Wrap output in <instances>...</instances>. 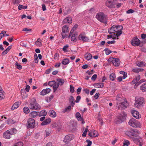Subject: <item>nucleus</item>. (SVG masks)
<instances>
[{
	"label": "nucleus",
	"instance_id": "1",
	"mask_svg": "<svg viewBox=\"0 0 146 146\" xmlns=\"http://www.w3.org/2000/svg\"><path fill=\"white\" fill-rule=\"evenodd\" d=\"M116 107L118 109H125L128 106L129 104L125 98L117 96L116 97Z\"/></svg>",
	"mask_w": 146,
	"mask_h": 146
},
{
	"label": "nucleus",
	"instance_id": "2",
	"mask_svg": "<svg viewBox=\"0 0 146 146\" xmlns=\"http://www.w3.org/2000/svg\"><path fill=\"white\" fill-rule=\"evenodd\" d=\"M123 29L122 26L113 25L109 29L108 32L109 34L116 33L117 35L120 36L122 34L121 31Z\"/></svg>",
	"mask_w": 146,
	"mask_h": 146
},
{
	"label": "nucleus",
	"instance_id": "3",
	"mask_svg": "<svg viewBox=\"0 0 146 146\" xmlns=\"http://www.w3.org/2000/svg\"><path fill=\"white\" fill-rule=\"evenodd\" d=\"M29 107L31 110H40L41 108L34 98H33L31 99L29 101Z\"/></svg>",
	"mask_w": 146,
	"mask_h": 146
},
{
	"label": "nucleus",
	"instance_id": "4",
	"mask_svg": "<svg viewBox=\"0 0 146 146\" xmlns=\"http://www.w3.org/2000/svg\"><path fill=\"white\" fill-rule=\"evenodd\" d=\"M17 130L14 128L7 130L3 134V137L6 139H9L11 137V135L17 133Z\"/></svg>",
	"mask_w": 146,
	"mask_h": 146
},
{
	"label": "nucleus",
	"instance_id": "5",
	"mask_svg": "<svg viewBox=\"0 0 146 146\" xmlns=\"http://www.w3.org/2000/svg\"><path fill=\"white\" fill-rule=\"evenodd\" d=\"M96 18L100 21L105 24L107 23V16L103 12H100L97 13L96 16Z\"/></svg>",
	"mask_w": 146,
	"mask_h": 146
},
{
	"label": "nucleus",
	"instance_id": "6",
	"mask_svg": "<svg viewBox=\"0 0 146 146\" xmlns=\"http://www.w3.org/2000/svg\"><path fill=\"white\" fill-rule=\"evenodd\" d=\"M128 123L129 125L133 127L139 128L141 127V125L140 122L134 118L130 119Z\"/></svg>",
	"mask_w": 146,
	"mask_h": 146
},
{
	"label": "nucleus",
	"instance_id": "7",
	"mask_svg": "<svg viewBox=\"0 0 146 146\" xmlns=\"http://www.w3.org/2000/svg\"><path fill=\"white\" fill-rule=\"evenodd\" d=\"M108 61L109 62H112L113 65L116 67L119 66L120 62V61L119 59L113 57L109 58L108 60Z\"/></svg>",
	"mask_w": 146,
	"mask_h": 146
},
{
	"label": "nucleus",
	"instance_id": "8",
	"mask_svg": "<svg viewBox=\"0 0 146 146\" xmlns=\"http://www.w3.org/2000/svg\"><path fill=\"white\" fill-rule=\"evenodd\" d=\"M144 102V99L142 98H140L135 102L134 104L135 106L138 108H140L143 106Z\"/></svg>",
	"mask_w": 146,
	"mask_h": 146
},
{
	"label": "nucleus",
	"instance_id": "9",
	"mask_svg": "<svg viewBox=\"0 0 146 146\" xmlns=\"http://www.w3.org/2000/svg\"><path fill=\"white\" fill-rule=\"evenodd\" d=\"M69 32L68 27L67 25L64 26L62 28V36L63 39L66 37Z\"/></svg>",
	"mask_w": 146,
	"mask_h": 146
},
{
	"label": "nucleus",
	"instance_id": "10",
	"mask_svg": "<svg viewBox=\"0 0 146 146\" xmlns=\"http://www.w3.org/2000/svg\"><path fill=\"white\" fill-rule=\"evenodd\" d=\"M78 39L84 42H88L89 40V38L86 36L85 33H81L78 36Z\"/></svg>",
	"mask_w": 146,
	"mask_h": 146
},
{
	"label": "nucleus",
	"instance_id": "11",
	"mask_svg": "<svg viewBox=\"0 0 146 146\" xmlns=\"http://www.w3.org/2000/svg\"><path fill=\"white\" fill-rule=\"evenodd\" d=\"M27 123V127L28 128H34L35 125V120L31 118H29L28 119Z\"/></svg>",
	"mask_w": 146,
	"mask_h": 146
},
{
	"label": "nucleus",
	"instance_id": "12",
	"mask_svg": "<svg viewBox=\"0 0 146 146\" xmlns=\"http://www.w3.org/2000/svg\"><path fill=\"white\" fill-rule=\"evenodd\" d=\"M106 4V6L110 9L114 8L115 7L116 3L112 2V0H107Z\"/></svg>",
	"mask_w": 146,
	"mask_h": 146
},
{
	"label": "nucleus",
	"instance_id": "13",
	"mask_svg": "<svg viewBox=\"0 0 146 146\" xmlns=\"http://www.w3.org/2000/svg\"><path fill=\"white\" fill-rule=\"evenodd\" d=\"M74 138V135L72 134L66 135L63 141L66 143H68L69 141L72 140Z\"/></svg>",
	"mask_w": 146,
	"mask_h": 146
},
{
	"label": "nucleus",
	"instance_id": "14",
	"mask_svg": "<svg viewBox=\"0 0 146 146\" xmlns=\"http://www.w3.org/2000/svg\"><path fill=\"white\" fill-rule=\"evenodd\" d=\"M88 135L90 137H95L98 136V132L96 130L92 129L89 131Z\"/></svg>",
	"mask_w": 146,
	"mask_h": 146
},
{
	"label": "nucleus",
	"instance_id": "15",
	"mask_svg": "<svg viewBox=\"0 0 146 146\" xmlns=\"http://www.w3.org/2000/svg\"><path fill=\"white\" fill-rule=\"evenodd\" d=\"M140 42V40L137 38H134L131 40V44L134 46H136L139 44Z\"/></svg>",
	"mask_w": 146,
	"mask_h": 146
},
{
	"label": "nucleus",
	"instance_id": "16",
	"mask_svg": "<svg viewBox=\"0 0 146 146\" xmlns=\"http://www.w3.org/2000/svg\"><path fill=\"white\" fill-rule=\"evenodd\" d=\"M133 140L134 142L136 144L139 145L140 146H142L143 141L141 138H134L133 139Z\"/></svg>",
	"mask_w": 146,
	"mask_h": 146
},
{
	"label": "nucleus",
	"instance_id": "17",
	"mask_svg": "<svg viewBox=\"0 0 146 146\" xmlns=\"http://www.w3.org/2000/svg\"><path fill=\"white\" fill-rule=\"evenodd\" d=\"M52 127L53 128L57 129V130L59 131L60 130L62 126L59 123H54L52 124Z\"/></svg>",
	"mask_w": 146,
	"mask_h": 146
},
{
	"label": "nucleus",
	"instance_id": "18",
	"mask_svg": "<svg viewBox=\"0 0 146 146\" xmlns=\"http://www.w3.org/2000/svg\"><path fill=\"white\" fill-rule=\"evenodd\" d=\"M133 116V117L137 119H139L141 117V115L139 114V112L135 110H132L131 112Z\"/></svg>",
	"mask_w": 146,
	"mask_h": 146
},
{
	"label": "nucleus",
	"instance_id": "19",
	"mask_svg": "<svg viewBox=\"0 0 146 146\" xmlns=\"http://www.w3.org/2000/svg\"><path fill=\"white\" fill-rule=\"evenodd\" d=\"M72 19L70 17H68L65 18L63 21V23H72Z\"/></svg>",
	"mask_w": 146,
	"mask_h": 146
},
{
	"label": "nucleus",
	"instance_id": "20",
	"mask_svg": "<svg viewBox=\"0 0 146 146\" xmlns=\"http://www.w3.org/2000/svg\"><path fill=\"white\" fill-rule=\"evenodd\" d=\"M48 114L49 116L53 118H54L56 116V113L53 110H50L49 111Z\"/></svg>",
	"mask_w": 146,
	"mask_h": 146
},
{
	"label": "nucleus",
	"instance_id": "21",
	"mask_svg": "<svg viewBox=\"0 0 146 146\" xmlns=\"http://www.w3.org/2000/svg\"><path fill=\"white\" fill-rule=\"evenodd\" d=\"M78 34L76 32H75L74 33H72L70 36L71 37V40L72 41H76V36Z\"/></svg>",
	"mask_w": 146,
	"mask_h": 146
},
{
	"label": "nucleus",
	"instance_id": "22",
	"mask_svg": "<svg viewBox=\"0 0 146 146\" xmlns=\"http://www.w3.org/2000/svg\"><path fill=\"white\" fill-rule=\"evenodd\" d=\"M20 104V102H18L15 103L12 106L11 108V110H14L15 109H17L19 106V105Z\"/></svg>",
	"mask_w": 146,
	"mask_h": 146
},
{
	"label": "nucleus",
	"instance_id": "23",
	"mask_svg": "<svg viewBox=\"0 0 146 146\" xmlns=\"http://www.w3.org/2000/svg\"><path fill=\"white\" fill-rule=\"evenodd\" d=\"M125 133L128 136L131 137L132 136H135L133 130L129 131H127Z\"/></svg>",
	"mask_w": 146,
	"mask_h": 146
},
{
	"label": "nucleus",
	"instance_id": "24",
	"mask_svg": "<svg viewBox=\"0 0 146 146\" xmlns=\"http://www.w3.org/2000/svg\"><path fill=\"white\" fill-rule=\"evenodd\" d=\"M78 27V25L76 24L74 25L71 31H70L69 35L68 37V38H70V36L71 35L72 33H73L74 31L76 29V28Z\"/></svg>",
	"mask_w": 146,
	"mask_h": 146
},
{
	"label": "nucleus",
	"instance_id": "25",
	"mask_svg": "<svg viewBox=\"0 0 146 146\" xmlns=\"http://www.w3.org/2000/svg\"><path fill=\"white\" fill-rule=\"evenodd\" d=\"M84 57L87 60H89L92 58V56L91 54L88 53L85 55Z\"/></svg>",
	"mask_w": 146,
	"mask_h": 146
},
{
	"label": "nucleus",
	"instance_id": "26",
	"mask_svg": "<svg viewBox=\"0 0 146 146\" xmlns=\"http://www.w3.org/2000/svg\"><path fill=\"white\" fill-rule=\"evenodd\" d=\"M74 99L73 96H71L69 98V101L72 107L74 106L75 104V103L74 102Z\"/></svg>",
	"mask_w": 146,
	"mask_h": 146
},
{
	"label": "nucleus",
	"instance_id": "27",
	"mask_svg": "<svg viewBox=\"0 0 146 146\" xmlns=\"http://www.w3.org/2000/svg\"><path fill=\"white\" fill-rule=\"evenodd\" d=\"M38 115V112L33 111L30 113L29 116L31 117L35 118Z\"/></svg>",
	"mask_w": 146,
	"mask_h": 146
},
{
	"label": "nucleus",
	"instance_id": "28",
	"mask_svg": "<svg viewBox=\"0 0 146 146\" xmlns=\"http://www.w3.org/2000/svg\"><path fill=\"white\" fill-rule=\"evenodd\" d=\"M71 109L72 108L71 106H69L63 109L62 112L63 113H65L66 112H69L71 110Z\"/></svg>",
	"mask_w": 146,
	"mask_h": 146
},
{
	"label": "nucleus",
	"instance_id": "29",
	"mask_svg": "<svg viewBox=\"0 0 146 146\" xmlns=\"http://www.w3.org/2000/svg\"><path fill=\"white\" fill-rule=\"evenodd\" d=\"M94 86L96 88H103L104 87V84L102 83H98L95 84Z\"/></svg>",
	"mask_w": 146,
	"mask_h": 146
},
{
	"label": "nucleus",
	"instance_id": "30",
	"mask_svg": "<svg viewBox=\"0 0 146 146\" xmlns=\"http://www.w3.org/2000/svg\"><path fill=\"white\" fill-rule=\"evenodd\" d=\"M144 70V69L142 68H135L132 70V71L135 73H138L140 72H142Z\"/></svg>",
	"mask_w": 146,
	"mask_h": 146
},
{
	"label": "nucleus",
	"instance_id": "31",
	"mask_svg": "<svg viewBox=\"0 0 146 146\" xmlns=\"http://www.w3.org/2000/svg\"><path fill=\"white\" fill-rule=\"evenodd\" d=\"M69 60L68 58L64 59L62 62V63L64 65L68 64L69 63Z\"/></svg>",
	"mask_w": 146,
	"mask_h": 146
},
{
	"label": "nucleus",
	"instance_id": "32",
	"mask_svg": "<svg viewBox=\"0 0 146 146\" xmlns=\"http://www.w3.org/2000/svg\"><path fill=\"white\" fill-rule=\"evenodd\" d=\"M57 81L58 82L57 84H58L59 85H62L64 82V80L60 78H58L57 79Z\"/></svg>",
	"mask_w": 146,
	"mask_h": 146
},
{
	"label": "nucleus",
	"instance_id": "33",
	"mask_svg": "<svg viewBox=\"0 0 146 146\" xmlns=\"http://www.w3.org/2000/svg\"><path fill=\"white\" fill-rule=\"evenodd\" d=\"M115 77V74L113 73H111L110 75V79L112 81L114 80Z\"/></svg>",
	"mask_w": 146,
	"mask_h": 146
},
{
	"label": "nucleus",
	"instance_id": "34",
	"mask_svg": "<svg viewBox=\"0 0 146 146\" xmlns=\"http://www.w3.org/2000/svg\"><path fill=\"white\" fill-rule=\"evenodd\" d=\"M29 107H25L23 108V111L24 112L26 113H28L30 112L29 109Z\"/></svg>",
	"mask_w": 146,
	"mask_h": 146
},
{
	"label": "nucleus",
	"instance_id": "35",
	"mask_svg": "<svg viewBox=\"0 0 146 146\" xmlns=\"http://www.w3.org/2000/svg\"><path fill=\"white\" fill-rule=\"evenodd\" d=\"M119 73L123 75V76H122V78L123 79H125L126 78L127 76V74L124 71H120L119 72Z\"/></svg>",
	"mask_w": 146,
	"mask_h": 146
},
{
	"label": "nucleus",
	"instance_id": "36",
	"mask_svg": "<svg viewBox=\"0 0 146 146\" xmlns=\"http://www.w3.org/2000/svg\"><path fill=\"white\" fill-rule=\"evenodd\" d=\"M59 86V85L57 83H56L55 82V83H54L53 86L54 92H55L56 90Z\"/></svg>",
	"mask_w": 146,
	"mask_h": 146
},
{
	"label": "nucleus",
	"instance_id": "37",
	"mask_svg": "<svg viewBox=\"0 0 146 146\" xmlns=\"http://www.w3.org/2000/svg\"><path fill=\"white\" fill-rule=\"evenodd\" d=\"M123 145L122 146H128L130 145L129 141L128 140H124L123 142Z\"/></svg>",
	"mask_w": 146,
	"mask_h": 146
},
{
	"label": "nucleus",
	"instance_id": "38",
	"mask_svg": "<svg viewBox=\"0 0 146 146\" xmlns=\"http://www.w3.org/2000/svg\"><path fill=\"white\" fill-rule=\"evenodd\" d=\"M15 65L16 66L17 69L19 70H21L22 69V66L19 63L17 62H16L15 63Z\"/></svg>",
	"mask_w": 146,
	"mask_h": 146
},
{
	"label": "nucleus",
	"instance_id": "39",
	"mask_svg": "<svg viewBox=\"0 0 146 146\" xmlns=\"http://www.w3.org/2000/svg\"><path fill=\"white\" fill-rule=\"evenodd\" d=\"M38 116L41 117L42 116H46V113H45V110H42L38 114Z\"/></svg>",
	"mask_w": 146,
	"mask_h": 146
},
{
	"label": "nucleus",
	"instance_id": "40",
	"mask_svg": "<svg viewBox=\"0 0 146 146\" xmlns=\"http://www.w3.org/2000/svg\"><path fill=\"white\" fill-rule=\"evenodd\" d=\"M54 96L53 95H51L49 97L47 98L46 100V102H50L52 100Z\"/></svg>",
	"mask_w": 146,
	"mask_h": 146
},
{
	"label": "nucleus",
	"instance_id": "41",
	"mask_svg": "<svg viewBox=\"0 0 146 146\" xmlns=\"http://www.w3.org/2000/svg\"><path fill=\"white\" fill-rule=\"evenodd\" d=\"M27 8V6H23L22 5H19L18 7V9L19 10H21L22 9H26Z\"/></svg>",
	"mask_w": 146,
	"mask_h": 146
},
{
	"label": "nucleus",
	"instance_id": "42",
	"mask_svg": "<svg viewBox=\"0 0 146 146\" xmlns=\"http://www.w3.org/2000/svg\"><path fill=\"white\" fill-rule=\"evenodd\" d=\"M112 36V38L113 39H118V37L119 36H118L117 35V33L116 34H113V35H111Z\"/></svg>",
	"mask_w": 146,
	"mask_h": 146
},
{
	"label": "nucleus",
	"instance_id": "43",
	"mask_svg": "<svg viewBox=\"0 0 146 146\" xmlns=\"http://www.w3.org/2000/svg\"><path fill=\"white\" fill-rule=\"evenodd\" d=\"M104 51H105L106 54L107 55H108L111 52V51L108 48L105 49Z\"/></svg>",
	"mask_w": 146,
	"mask_h": 146
},
{
	"label": "nucleus",
	"instance_id": "44",
	"mask_svg": "<svg viewBox=\"0 0 146 146\" xmlns=\"http://www.w3.org/2000/svg\"><path fill=\"white\" fill-rule=\"evenodd\" d=\"M34 58L35 59L34 60V62L36 63H37L38 62V58L37 54L35 53L34 55Z\"/></svg>",
	"mask_w": 146,
	"mask_h": 146
},
{
	"label": "nucleus",
	"instance_id": "45",
	"mask_svg": "<svg viewBox=\"0 0 146 146\" xmlns=\"http://www.w3.org/2000/svg\"><path fill=\"white\" fill-rule=\"evenodd\" d=\"M69 47V46L68 45H66L64 46L62 48L64 52H67L68 51V49Z\"/></svg>",
	"mask_w": 146,
	"mask_h": 146
},
{
	"label": "nucleus",
	"instance_id": "46",
	"mask_svg": "<svg viewBox=\"0 0 146 146\" xmlns=\"http://www.w3.org/2000/svg\"><path fill=\"white\" fill-rule=\"evenodd\" d=\"M137 65L138 66L140 67H143L145 66L144 62L142 61H141L139 62L138 63Z\"/></svg>",
	"mask_w": 146,
	"mask_h": 146
},
{
	"label": "nucleus",
	"instance_id": "47",
	"mask_svg": "<svg viewBox=\"0 0 146 146\" xmlns=\"http://www.w3.org/2000/svg\"><path fill=\"white\" fill-rule=\"evenodd\" d=\"M35 44L36 45L40 46L41 44V42H40V38H38L37 40L35 42Z\"/></svg>",
	"mask_w": 146,
	"mask_h": 146
},
{
	"label": "nucleus",
	"instance_id": "48",
	"mask_svg": "<svg viewBox=\"0 0 146 146\" xmlns=\"http://www.w3.org/2000/svg\"><path fill=\"white\" fill-rule=\"evenodd\" d=\"M23 143L22 142H19L15 144L14 146H23Z\"/></svg>",
	"mask_w": 146,
	"mask_h": 146
},
{
	"label": "nucleus",
	"instance_id": "49",
	"mask_svg": "<svg viewBox=\"0 0 146 146\" xmlns=\"http://www.w3.org/2000/svg\"><path fill=\"white\" fill-rule=\"evenodd\" d=\"M146 89V83L143 84L140 87V89L142 90H144Z\"/></svg>",
	"mask_w": 146,
	"mask_h": 146
},
{
	"label": "nucleus",
	"instance_id": "50",
	"mask_svg": "<svg viewBox=\"0 0 146 146\" xmlns=\"http://www.w3.org/2000/svg\"><path fill=\"white\" fill-rule=\"evenodd\" d=\"M6 31H3L1 33H0V39L4 36V34L6 33Z\"/></svg>",
	"mask_w": 146,
	"mask_h": 146
},
{
	"label": "nucleus",
	"instance_id": "51",
	"mask_svg": "<svg viewBox=\"0 0 146 146\" xmlns=\"http://www.w3.org/2000/svg\"><path fill=\"white\" fill-rule=\"evenodd\" d=\"M88 129L87 128H86L85 129V131L82 134V136L83 137H84L86 136V134L88 131Z\"/></svg>",
	"mask_w": 146,
	"mask_h": 146
},
{
	"label": "nucleus",
	"instance_id": "52",
	"mask_svg": "<svg viewBox=\"0 0 146 146\" xmlns=\"http://www.w3.org/2000/svg\"><path fill=\"white\" fill-rule=\"evenodd\" d=\"M40 94L42 96H44L46 95V89H44L40 93Z\"/></svg>",
	"mask_w": 146,
	"mask_h": 146
},
{
	"label": "nucleus",
	"instance_id": "53",
	"mask_svg": "<svg viewBox=\"0 0 146 146\" xmlns=\"http://www.w3.org/2000/svg\"><path fill=\"white\" fill-rule=\"evenodd\" d=\"M55 81L54 80L50 81L48 83V85L51 86H52L55 83Z\"/></svg>",
	"mask_w": 146,
	"mask_h": 146
},
{
	"label": "nucleus",
	"instance_id": "54",
	"mask_svg": "<svg viewBox=\"0 0 146 146\" xmlns=\"http://www.w3.org/2000/svg\"><path fill=\"white\" fill-rule=\"evenodd\" d=\"M70 91L72 93H73L74 91V87L71 85H70Z\"/></svg>",
	"mask_w": 146,
	"mask_h": 146
},
{
	"label": "nucleus",
	"instance_id": "55",
	"mask_svg": "<svg viewBox=\"0 0 146 146\" xmlns=\"http://www.w3.org/2000/svg\"><path fill=\"white\" fill-rule=\"evenodd\" d=\"M97 77V75L96 74L93 75L91 78V79L92 80L95 81Z\"/></svg>",
	"mask_w": 146,
	"mask_h": 146
},
{
	"label": "nucleus",
	"instance_id": "56",
	"mask_svg": "<svg viewBox=\"0 0 146 146\" xmlns=\"http://www.w3.org/2000/svg\"><path fill=\"white\" fill-rule=\"evenodd\" d=\"M77 119L78 121H82V124H84V121L83 120V118L81 116L79 117H78L77 118Z\"/></svg>",
	"mask_w": 146,
	"mask_h": 146
},
{
	"label": "nucleus",
	"instance_id": "57",
	"mask_svg": "<svg viewBox=\"0 0 146 146\" xmlns=\"http://www.w3.org/2000/svg\"><path fill=\"white\" fill-rule=\"evenodd\" d=\"M81 97L80 96H78L76 98V100L75 101V102L76 103H78L79 102L80 100L81 99Z\"/></svg>",
	"mask_w": 146,
	"mask_h": 146
},
{
	"label": "nucleus",
	"instance_id": "58",
	"mask_svg": "<svg viewBox=\"0 0 146 146\" xmlns=\"http://www.w3.org/2000/svg\"><path fill=\"white\" fill-rule=\"evenodd\" d=\"M134 12V11L133 10L131 9H129V10H127L126 11V13L127 14L132 13Z\"/></svg>",
	"mask_w": 146,
	"mask_h": 146
},
{
	"label": "nucleus",
	"instance_id": "59",
	"mask_svg": "<svg viewBox=\"0 0 146 146\" xmlns=\"http://www.w3.org/2000/svg\"><path fill=\"white\" fill-rule=\"evenodd\" d=\"M133 133L134 134L135 136L136 135V134H139L140 133L139 131L137 129H134L133 130Z\"/></svg>",
	"mask_w": 146,
	"mask_h": 146
},
{
	"label": "nucleus",
	"instance_id": "60",
	"mask_svg": "<svg viewBox=\"0 0 146 146\" xmlns=\"http://www.w3.org/2000/svg\"><path fill=\"white\" fill-rule=\"evenodd\" d=\"M51 119L50 118H48L46 119V125L48 124L51 123Z\"/></svg>",
	"mask_w": 146,
	"mask_h": 146
},
{
	"label": "nucleus",
	"instance_id": "61",
	"mask_svg": "<svg viewBox=\"0 0 146 146\" xmlns=\"http://www.w3.org/2000/svg\"><path fill=\"white\" fill-rule=\"evenodd\" d=\"M100 95L99 93H96L94 96V98L96 99H97Z\"/></svg>",
	"mask_w": 146,
	"mask_h": 146
},
{
	"label": "nucleus",
	"instance_id": "62",
	"mask_svg": "<svg viewBox=\"0 0 146 146\" xmlns=\"http://www.w3.org/2000/svg\"><path fill=\"white\" fill-rule=\"evenodd\" d=\"M30 87L29 85H27L26 86L25 90L27 92H28L29 91Z\"/></svg>",
	"mask_w": 146,
	"mask_h": 146
},
{
	"label": "nucleus",
	"instance_id": "63",
	"mask_svg": "<svg viewBox=\"0 0 146 146\" xmlns=\"http://www.w3.org/2000/svg\"><path fill=\"white\" fill-rule=\"evenodd\" d=\"M20 3L19 0H13V3L14 4H18Z\"/></svg>",
	"mask_w": 146,
	"mask_h": 146
},
{
	"label": "nucleus",
	"instance_id": "64",
	"mask_svg": "<svg viewBox=\"0 0 146 146\" xmlns=\"http://www.w3.org/2000/svg\"><path fill=\"white\" fill-rule=\"evenodd\" d=\"M96 89H94L92 90V91L90 92V95H92L96 91Z\"/></svg>",
	"mask_w": 146,
	"mask_h": 146
}]
</instances>
